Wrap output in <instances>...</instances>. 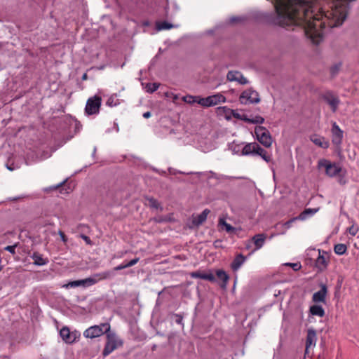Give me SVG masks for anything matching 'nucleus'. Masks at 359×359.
Here are the masks:
<instances>
[{"label":"nucleus","instance_id":"f257e3e1","mask_svg":"<svg viewBox=\"0 0 359 359\" xmlns=\"http://www.w3.org/2000/svg\"><path fill=\"white\" fill-rule=\"evenodd\" d=\"M273 13H262L259 18L269 25L287 27L292 25V0H273Z\"/></svg>","mask_w":359,"mask_h":359},{"label":"nucleus","instance_id":"f03ea898","mask_svg":"<svg viewBox=\"0 0 359 359\" xmlns=\"http://www.w3.org/2000/svg\"><path fill=\"white\" fill-rule=\"evenodd\" d=\"M113 273L110 271H104L100 273L94 274L93 277H89L83 280L70 281L64 285L66 288L76 287L79 286H90L95 284L100 280L110 278Z\"/></svg>","mask_w":359,"mask_h":359},{"label":"nucleus","instance_id":"7ed1b4c3","mask_svg":"<svg viewBox=\"0 0 359 359\" xmlns=\"http://www.w3.org/2000/svg\"><path fill=\"white\" fill-rule=\"evenodd\" d=\"M189 98L193 100L192 102H197L204 107H212L220 102H225L226 101V97L220 93L210 95L207 97L190 96Z\"/></svg>","mask_w":359,"mask_h":359},{"label":"nucleus","instance_id":"20e7f679","mask_svg":"<svg viewBox=\"0 0 359 359\" xmlns=\"http://www.w3.org/2000/svg\"><path fill=\"white\" fill-rule=\"evenodd\" d=\"M318 168H324L325 174L330 177H337L341 172V166L337 163H332L330 161L322 158L318 162Z\"/></svg>","mask_w":359,"mask_h":359},{"label":"nucleus","instance_id":"39448f33","mask_svg":"<svg viewBox=\"0 0 359 359\" xmlns=\"http://www.w3.org/2000/svg\"><path fill=\"white\" fill-rule=\"evenodd\" d=\"M255 133L257 140L263 146L269 148L272 144V137L270 132L265 128L261 126H257L255 128Z\"/></svg>","mask_w":359,"mask_h":359},{"label":"nucleus","instance_id":"423d86ee","mask_svg":"<svg viewBox=\"0 0 359 359\" xmlns=\"http://www.w3.org/2000/svg\"><path fill=\"white\" fill-rule=\"evenodd\" d=\"M320 97L330 106L333 113L337 111L340 104V100L332 90H326L320 95Z\"/></svg>","mask_w":359,"mask_h":359},{"label":"nucleus","instance_id":"0eeeda50","mask_svg":"<svg viewBox=\"0 0 359 359\" xmlns=\"http://www.w3.org/2000/svg\"><path fill=\"white\" fill-rule=\"evenodd\" d=\"M101 104L102 98L99 95L88 98L85 107V113L88 116L98 114Z\"/></svg>","mask_w":359,"mask_h":359},{"label":"nucleus","instance_id":"6e6552de","mask_svg":"<svg viewBox=\"0 0 359 359\" xmlns=\"http://www.w3.org/2000/svg\"><path fill=\"white\" fill-rule=\"evenodd\" d=\"M318 256L315 261V267L317 269L318 273H321L327 269L330 263V257L328 252L318 249Z\"/></svg>","mask_w":359,"mask_h":359},{"label":"nucleus","instance_id":"1a4fd4ad","mask_svg":"<svg viewBox=\"0 0 359 359\" xmlns=\"http://www.w3.org/2000/svg\"><path fill=\"white\" fill-rule=\"evenodd\" d=\"M320 290L313 294L312 302L314 304L327 303V296L328 294V288L326 284L320 283L319 284Z\"/></svg>","mask_w":359,"mask_h":359},{"label":"nucleus","instance_id":"9d476101","mask_svg":"<svg viewBox=\"0 0 359 359\" xmlns=\"http://www.w3.org/2000/svg\"><path fill=\"white\" fill-rule=\"evenodd\" d=\"M239 100L242 104L258 103L260 102L259 94L257 91L252 89L244 90L240 95Z\"/></svg>","mask_w":359,"mask_h":359},{"label":"nucleus","instance_id":"9b49d317","mask_svg":"<svg viewBox=\"0 0 359 359\" xmlns=\"http://www.w3.org/2000/svg\"><path fill=\"white\" fill-rule=\"evenodd\" d=\"M331 133L332 144L337 147H340L343 140L344 131L339 128L336 122H334L332 125Z\"/></svg>","mask_w":359,"mask_h":359},{"label":"nucleus","instance_id":"f8f14e48","mask_svg":"<svg viewBox=\"0 0 359 359\" xmlns=\"http://www.w3.org/2000/svg\"><path fill=\"white\" fill-rule=\"evenodd\" d=\"M104 334V327L102 326V323L100 325L91 326L83 332V336L86 338H95L98 337Z\"/></svg>","mask_w":359,"mask_h":359},{"label":"nucleus","instance_id":"ddd939ff","mask_svg":"<svg viewBox=\"0 0 359 359\" xmlns=\"http://www.w3.org/2000/svg\"><path fill=\"white\" fill-rule=\"evenodd\" d=\"M102 326L104 327V334H106L107 341L118 344L119 346H123V341L118 339L115 332L111 331V327L108 323H102Z\"/></svg>","mask_w":359,"mask_h":359},{"label":"nucleus","instance_id":"4468645a","mask_svg":"<svg viewBox=\"0 0 359 359\" xmlns=\"http://www.w3.org/2000/svg\"><path fill=\"white\" fill-rule=\"evenodd\" d=\"M226 78L229 81H237L242 85L248 83V79L238 71H229L226 75Z\"/></svg>","mask_w":359,"mask_h":359},{"label":"nucleus","instance_id":"2eb2a0df","mask_svg":"<svg viewBox=\"0 0 359 359\" xmlns=\"http://www.w3.org/2000/svg\"><path fill=\"white\" fill-rule=\"evenodd\" d=\"M60 335L67 344H72L76 339V334L71 332L67 327H63L60 331Z\"/></svg>","mask_w":359,"mask_h":359},{"label":"nucleus","instance_id":"dca6fc26","mask_svg":"<svg viewBox=\"0 0 359 359\" xmlns=\"http://www.w3.org/2000/svg\"><path fill=\"white\" fill-rule=\"evenodd\" d=\"M310 140L318 147L327 149L330 147V142L323 136L318 134H313L309 137Z\"/></svg>","mask_w":359,"mask_h":359},{"label":"nucleus","instance_id":"f3484780","mask_svg":"<svg viewBox=\"0 0 359 359\" xmlns=\"http://www.w3.org/2000/svg\"><path fill=\"white\" fill-rule=\"evenodd\" d=\"M190 276L193 278H201L210 282H215L216 280L215 276L211 272L205 273L201 271H196L191 272Z\"/></svg>","mask_w":359,"mask_h":359},{"label":"nucleus","instance_id":"a211bd4d","mask_svg":"<svg viewBox=\"0 0 359 359\" xmlns=\"http://www.w3.org/2000/svg\"><path fill=\"white\" fill-rule=\"evenodd\" d=\"M325 316V311L324 308L318 304H314L309 307V317L311 316H318L323 318Z\"/></svg>","mask_w":359,"mask_h":359},{"label":"nucleus","instance_id":"6ab92c4d","mask_svg":"<svg viewBox=\"0 0 359 359\" xmlns=\"http://www.w3.org/2000/svg\"><path fill=\"white\" fill-rule=\"evenodd\" d=\"M316 341L317 337L316 330L313 328L309 329L306 338V350H308L311 346H315Z\"/></svg>","mask_w":359,"mask_h":359},{"label":"nucleus","instance_id":"aec40b11","mask_svg":"<svg viewBox=\"0 0 359 359\" xmlns=\"http://www.w3.org/2000/svg\"><path fill=\"white\" fill-rule=\"evenodd\" d=\"M318 208H306L298 216L293 217V222L296 220H305L318 212Z\"/></svg>","mask_w":359,"mask_h":359},{"label":"nucleus","instance_id":"412c9836","mask_svg":"<svg viewBox=\"0 0 359 359\" xmlns=\"http://www.w3.org/2000/svg\"><path fill=\"white\" fill-rule=\"evenodd\" d=\"M318 208H306L298 216L293 217V222L296 220H305L318 212Z\"/></svg>","mask_w":359,"mask_h":359},{"label":"nucleus","instance_id":"4be33fe9","mask_svg":"<svg viewBox=\"0 0 359 359\" xmlns=\"http://www.w3.org/2000/svg\"><path fill=\"white\" fill-rule=\"evenodd\" d=\"M210 212V210L205 209L201 214L193 218L192 224L196 226L202 224L206 220Z\"/></svg>","mask_w":359,"mask_h":359},{"label":"nucleus","instance_id":"5701e85b","mask_svg":"<svg viewBox=\"0 0 359 359\" xmlns=\"http://www.w3.org/2000/svg\"><path fill=\"white\" fill-rule=\"evenodd\" d=\"M246 257L242 254L237 255L231 264V268L233 271H236L245 262Z\"/></svg>","mask_w":359,"mask_h":359},{"label":"nucleus","instance_id":"b1692460","mask_svg":"<svg viewBox=\"0 0 359 359\" xmlns=\"http://www.w3.org/2000/svg\"><path fill=\"white\" fill-rule=\"evenodd\" d=\"M256 147H257V142H252L245 144L242 149L241 154L243 156L255 155Z\"/></svg>","mask_w":359,"mask_h":359},{"label":"nucleus","instance_id":"393cba45","mask_svg":"<svg viewBox=\"0 0 359 359\" xmlns=\"http://www.w3.org/2000/svg\"><path fill=\"white\" fill-rule=\"evenodd\" d=\"M255 155L261 156L266 162L269 163L271 161V155L269 154L265 149L262 148L258 144L256 147Z\"/></svg>","mask_w":359,"mask_h":359},{"label":"nucleus","instance_id":"a878e982","mask_svg":"<svg viewBox=\"0 0 359 359\" xmlns=\"http://www.w3.org/2000/svg\"><path fill=\"white\" fill-rule=\"evenodd\" d=\"M266 239V235L264 233L256 234L252 238V241L255 245L256 250L261 248Z\"/></svg>","mask_w":359,"mask_h":359},{"label":"nucleus","instance_id":"bb28decb","mask_svg":"<svg viewBox=\"0 0 359 359\" xmlns=\"http://www.w3.org/2000/svg\"><path fill=\"white\" fill-rule=\"evenodd\" d=\"M67 180L63 182L59 183L56 186L50 187L49 189L51 190H57L60 189V193L62 194H69L71 191V189L69 186L65 184Z\"/></svg>","mask_w":359,"mask_h":359},{"label":"nucleus","instance_id":"cd10ccee","mask_svg":"<svg viewBox=\"0 0 359 359\" xmlns=\"http://www.w3.org/2000/svg\"><path fill=\"white\" fill-rule=\"evenodd\" d=\"M216 276L219 279L222 280V284L221 285V287L225 288L229 279V276H228V274L224 270L218 269L216 271Z\"/></svg>","mask_w":359,"mask_h":359},{"label":"nucleus","instance_id":"c85d7f7f","mask_svg":"<svg viewBox=\"0 0 359 359\" xmlns=\"http://www.w3.org/2000/svg\"><path fill=\"white\" fill-rule=\"evenodd\" d=\"M32 258L34 260V264L37 266H43L48 262L47 259L43 258L42 255L37 252L33 253Z\"/></svg>","mask_w":359,"mask_h":359},{"label":"nucleus","instance_id":"c756f323","mask_svg":"<svg viewBox=\"0 0 359 359\" xmlns=\"http://www.w3.org/2000/svg\"><path fill=\"white\" fill-rule=\"evenodd\" d=\"M217 113L219 115H224L225 118L229 120L232 116L233 109L227 107H219L217 108Z\"/></svg>","mask_w":359,"mask_h":359},{"label":"nucleus","instance_id":"7c9ffc66","mask_svg":"<svg viewBox=\"0 0 359 359\" xmlns=\"http://www.w3.org/2000/svg\"><path fill=\"white\" fill-rule=\"evenodd\" d=\"M118 346V344H114L109 341H106L104 350L102 351L103 356H107L109 355L112 351H114Z\"/></svg>","mask_w":359,"mask_h":359},{"label":"nucleus","instance_id":"2f4dec72","mask_svg":"<svg viewBox=\"0 0 359 359\" xmlns=\"http://www.w3.org/2000/svg\"><path fill=\"white\" fill-rule=\"evenodd\" d=\"M342 62H339L337 63L334 64L330 67V74L331 78H334L339 74Z\"/></svg>","mask_w":359,"mask_h":359},{"label":"nucleus","instance_id":"473e14b6","mask_svg":"<svg viewBox=\"0 0 359 359\" xmlns=\"http://www.w3.org/2000/svg\"><path fill=\"white\" fill-rule=\"evenodd\" d=\"M347 246L343 243L336 244L334 246V252L338 255H343L346 253Z\"/></svg>","mask_w":359,"mask_h":359},{"label":"nucleus","instance_id":"72a5a7b5","mask_svg":"<svg viewBox=\"0 0 359 359\" xmlns=\"http://www.w3.org/2000/svg\"><path fill=\"white\" fill-rule=\"evenodd\" d=\"M147 201L149 202V205L154 209H160V210H163V208L158 201L153 198V197H147Z\"/></svg>","mask_w":359,"mask_h":359},{"label":"nucleus","instance_id":"f704fd0d","mask_svg":"<svg viewBox=\"0 0 359 359\" xmlns=\"http://www.w3.org/2000/svg\"><path fill=\"white\" fill-rule=\"evenodd\" d=\"M351 222L352 225L347 228L346 231L351 236H354L357 234L359 231V226L355 224V221L351 219Z\"/></svg>","mask_w":359,"mask_h":359},{"label":"nucleus","instance_id":"c9c22d12","mask_svg":"<svg viewBox=\"0 0 359 359\" xmlns=\"http://www.w3.org/2000/svg\"><path fill=\"white\" fill-rule=\"evenodd\" d=\"M219 224L224 226L225 227L226 231L228 233H232L236 231V228L232 226L230 224L227 223L224 219H219Z\"/></svg>","mask_w":359,"mask_h":359},{"label":"nucleus","instance_id":"e433bc0d","mask_svg":"<svg viewBox=\"0 0 359 359\" xmlns=\"http://www.w3.org/2000/svg\"><path fill=\"white\" fill-rule=\"evenodd\" d=\"M346 170L345 169L341 168V172L339 175H337V182L341 185H344L347 182V180L346 179Z\"/></svg>","mask_w":359,"mask_h":359},{"label":"nucleus","instance_id":"4c0bfd02","mask_svg":"<svg viewBox=\"0 0 359 359\" xmlns=\"http://www.w3.org/2000/svg\"><path fill=\"white\" fill-rule=\"evenodd\" d=\"M156 27L158 30L169 29L173 27V25L171 23H169L166 21H163L158 22L156 24Z\"/></svg>","mask_w":359,"mask_h":359},{"label":"nucleus","instance_id":"58836bf2","mask_svg":"<svg viewBox=\"0 0 359 359\" xmlns=\"http://www.w3.org/2000/svg\"><path fill=\"white\" fill-rule=\"evenodd\" d=\"M119 104V100L116 95H111L107 101V105L109 107H115Z\"/></svg>","mask_w":359,"mask_h":359},{"label":"nucleus","instance_id":"ea45409f","mask_svg":"<svg viewBox=\"0 0 359 359\" xmlns=\"http://www.w3.org/2000/svg\"><path fill=\"white\" fill-rule=\"evenodd\" d=\"M159 83H148L146 84V90L148 93H152L158 90Z\"/></svg>","mask_w":359,"mask_h":359},{"label":"nucleus","instance_id":"a19ab883","mask_svg":"<svg viewBox=\"0 0 359 359\" xmlns=\"http://www.w3.org/2000/svg\"><path fill=\"white\" fill-rule=\"evenodd\" d=\"M291 224H292V219L287 220L285 223H278V224H277L276 229L278 231H280L282 228H285V229H290V227L291 226Z\"/></svg>","mask_w":359,"mask_h":359},{"label":"nucleus","instance_id":"79ce46f5","mask_svg":"<svg viewBox=\"0 0 359 359\" xmlns=\"http://www.w3.org/2000/svg\"><path fill=\"white\" fill-rule=\"evenodd\" d=\"M152 220L156 223H164L170 221V219L167 217L162 215L155 217L152 219Z\"/></svg>","mask_w":359,"mask_h":359},{"label":"nucleus","instance_id":"37998d69","mask_svg":"<svg viewBox=\"0 0 359 359\" xmlns=\"http://www.w3.org/2000/svg\"><path fill=\"white\" fill-rule=\"evenodd\" d=\"M172 316L175 318V323H177L179 325H182V326H184V324L182 323V320H183V316L182 315L178 314V313H173Z\"/></svg>","mask_w":359,"mask_h":359},{"label":"nucleus","instance_id":"c03bdc74","mask_svg":"<svg viewBox=\"0 0 359 359\" xmlns=\"http://www.w3.org/2000/svg\"><path fill=\"white\" fill-rule=\"evenodd\" d=\"M264 122V118L260 116H256L255 118H251L250 123H263Z\"/></svg>","mask_w":359,"mask_h":359},{"label":"nucleus","instance_id":"a18cd8bd","mask_svg":"<svg viewBox=\"0 0 359 359\" xmlns=\"http://www.w3.org/2000/svg\"><path fill=\"white\" fill-rule=\"evenodd\" d=\"M243 20H244V18L242 17H239V16H233V17L230 18V19H229V22L231 23L241 22Z\"/></svg>","mask_w":359,"mask_h":359},{"label":"nucleus","instance_id":"49530a36","mask_svg":"<svg viewBox=\"0 0 359 359\" xmlns=\"http://www.w3.org/2000/svg\"><path fill=\"white\" fill-rule=\"evenodd\" d=\"M16 246H17L16 244L13 245H8V246L5 247L4 250L9 252L12 255H15Z\"/></svg>","mask_w":359,"mask_h":359},{"label":"nucleus","instance_id":"de8ad7c7","mask_svg":"<svg viewBox=\"0 0 359 359\" xmlns=\"http://www.w3.org/2000/svg\"><path fill=\"white\" fill-rule=\"evenodd\" d=\"M80 237L86 242V243L88 245H92L93 242L89 236H86L84 234H81Z\"/></svg>","mask_w":359,"mask_h":359},{"label":"nucleus","instance_id":"09e8293b","mask_svg":"<svg viewBox=\"0 0 359 359\" xmlns=\"http://www.w3.org/2000/svg\"><path fill=\"white\" fill-rule=\"evenodd\" d=\"M139 260H140L139 257H135V258L131 259L130 262H128L126 264V267L128 268V267L134 266L139 262Z\"/></svg>","mask_w":359,"mask_h":359},{"label":"nucleus","instance_id":"8fccbe9b","mask_svg":"<svg viewBox=\"0 0 359 359\" xmlns=\"http://www.w3.org/2000/svg\"><path fill=\"white\" fill-rule=\"evenodd\" d=\"M240 120L244 121L245 122H246L248 123H251V118H248V116L245 114H242L241 118Z\"/></svg>","mask_w":359,"mask_h":359},{"label":"nucleus","instance_id":"3c124183","mask_svg":"<svg viewBox=\"0 0 359 359\" xmlns=\"http://www.w3.org/2000/svg\"><path fill=\"white\" fill-rule=\"evenodd\" d=\"M126 268H127L126 264H122L115 266L114 268V271H120V270L124 269Z\"/></svg>","mask_w":359,"mask_h":359},{"label":"nucleus","instance_id":"603ef678","mask_svg":"<svg viewBox=\"0 0 359 359\" xmlns=\"http://www.w3.org/2000/svg\"><path fill=\"white\" fill-rule=\"evenodd\" d=\"M59 235H60V238H61V239H62V241L63 242H65V243L67 242V238L66 235L65 234V233L63 231H59Z\"/></svg>","mask_w":359,"mask_h":359},{"label":"nucleus","instance_id":"864d4df0","mask_svg":"<svg viewBox=\"0 0 359 359\" xmlns=\"http://www.w3.org/2000/svg\"><path fill=\"white\" fill-rule=\"evenodd\" d=\"M300 262L293 263V271H297L301 269Z\"/></svg>","mask_w":359,"mask_h":359},{"label":"nucleus","instance_id":"5fc2aeb1","mask_svg":"<svg viewBox=\"0 0 359 359\" xmlns=\"http://www.w3.org/2000/svg\"><path fill=\"white\" fill-rule=\"evenodd\" d=\"M241 116L242 114H240L236 111L233 109L232 116L240 120L241 118Z\"/></svg>","mask_w":359,"mask_h":359},{"label":"nucleus","instance_id":"6e6d98bb","mask_svg":"<svg viewBox=\"0 0 359 359\" xmlns=\"http://www.w3.org/2000/svg\"><path fill=\"white\" fill-rule=\"evenodd\" d=\"M168 171L170 174H172V175H175L176 173H180V174H184V172H181V171H175L172 168H168Z\"/></svg>","mask_w":359,"mask_h":359},{"label":"nucleus","instance_id":"4d7b16f0","mask_svg":"<svg viewBox=\"0 0 359 359\" xmlns=\"http://www.w3.org/2000/svg\"><path fill=\"white\" fill-rule=\"evenodd\" d=\"M151 114L150 111H146L143 114V117L145 118H149L151 116Z\"/></svg>","mask_w":359,"mask_h":359},{"label":"nucleus","instance_id":"13d9d810","mask_svg":"<svg viewBox=\"0 0 359 359\" xmlns=\"http://www.w3.org/2000/svg\"><path fill=\"white\" fill-rule=\"evenodd\" d=\"M81 79H82V80H83V81L86 80V79H88V75H87V74H86V73H84V74H83V76H82V78H81Z\"/></svg>","mask_w":359,"mask_h":359},{"label":"nucleus","instance_id":"bf43d9fd","mask_svg":"<svg viewBox=\"0 0 359 359\" xmlns=\"http://www.w3.org/2000/svg\"><path fill=\"white\" fill-rule=\"evenodd\" d=\"M285 265L292 267V263L291 262L286 263Z\"/></svg>","mask_w":359,"mask_h":359},{"label":"nucleus","instance_id":"052dcab7","mask_svg":"<svg viewBox=\"0 0 359 359\" xmlns=\"http://www.w3.org/2000/svg\"><path fill=\"white\" fill-rule=\"evenodd\" d=\"M126 253H127V251H125L124 252H122L119 257H121Z\"/></svg>","mask_w":359,"mask_h":359},{"label":"nucleus","instance_id":"680f3d73","mask_svg":"<svg viewBox=\"0 0 359 359\" xmlns=\"http://www.w3.org/2000/svg\"><path fill=\"white\" fill-rule=\"evenodd\" d=\"M156 348V345H154L151 348L152 351H154Z\"/></svg>","mask_w":359,"mask_h":359},{"label":"nucleus","instance_id":"e2e57ef3","mask_svg":"<svg viewBox=\"0 0 359 359\" xmlns=\"http://www.w3.org/2000/svg\"><path fill=\"white\" fill-rule=\"evenodd\" d=\"M161 175H165V171H162L161 172H159Z\"/></svg>","mask_w":359,"mask_h":359},{"label":"nucleus","instance_id":"0e129e2a","mask_svg":"<svg viewBox=\"0 0 359 359\" xmlns=\"http://www.w3.org/2000/svg\"><path fill=\"white\" fill-rule=\"evenodd\" d=\"M8 168L10 170H13V168L9 167V166H8Z\"/></svg>","mask_w":359,"mask_h":359}]
</instances>
